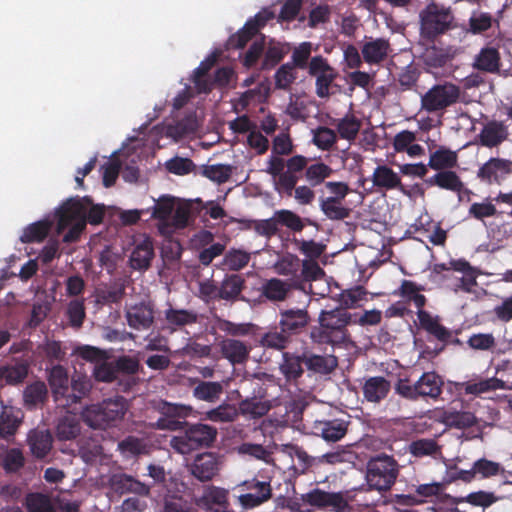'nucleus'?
Returning a JSON list of instances; mask_svg holds the SVG:
<instances>
[{
  "label": "nucleus",
  "mask_w": 512,
  "mask_h": 512,
  "mask_svg": "<svg viewBox=\"0 0 512 512\" xmlns=\"http://www.w3.org/2000/svg\"><path fill=\"white\" fill-rule=\"evenodd\" d=\"M308 161L309 158L303 155H294L287 160L270 156L266 168V172L273 178L275 191L281 196H294L296 202L303 206L312 204L315 199V192L311 187L297 186Z\"/></svg>",
  "instance_id": "nucleus-1"
},
{
  "label": "nucleus",
  "mask_w": 512,
  "mask_h": 512,
  "mask_svg": "<svg viewBox=\"0 0 512 512\" xmlns=\"http://www.w3.org/2000/svg\"><path fill=\"white\" fill-rule=\"evenodd\" d=\"M352 314L345 308L337 307L332 310H321L318 317L319 326L310 331L313 343L326 345H340L348 341V326L353 324Z\"/></svg>",
  "instance_id": "nucleus-2"
},
{
  "label": "nucleus",
  "mask_w": 512,
  "mask_h": 512,
  "mask_svg": "<svg viewBox=\"0 0 512 512\" xmlns=\"http://www.w3.org/2000/svg\"><path fill=\"white\" fill-rule=\"evenodd\" d=\"M423 289L422 286L411 280H402L400 287L394 291V295L401 297L406 303H413L417 308L416 314L420 327L437 340L447 343L452 337V333L439 322L438 317H433L424 310L427 298L420 293Z\"/></svg>",
  "instance_id": "nucleus-3"
},
{
  "label": "nucleus",
  "mask_w": 512,
  "mask_h": 512,
  "mask_svg": "<svg viewBox=\"0 0 512 512\" xmlns=\"http://www.w3.org/2000/svg\"><path fill=\"white\" fill-rule=\"evenodd\" d=\"M419 24L421 38L431 43L456 28L452 9L436 2L429 3L420 11Z\"/></svg>",
  "instance_id": "nucleus-4"
},
{
  "label": "nucleus",
  "mask_w": 512,
  "mask_h": 512,
  "mask_svg": "<svg viewBox=\"0 0 512 512\" xmlns=\"http://www.w3.org/2000/svg\"><path fill=\"white\" fill-rule=\"evenodd\" d=\"M398 475L399 464L394 457L385 453L377 454L371 457L366 465L365 480L367 488H364L363 485L359 490H375L379 493H385L391 490Z\"/></svg>",
  "instance_id": "nucleus-5"
},
{
  "label": "nucleus",
  "mask_w": 512,
  "mask_h": 512,
  "mask_svg": "<svg viewBox=\"0 0 512 512\" xmlns=\"http://www.w3.org/2000/svg\"><path fill=\"white\" fill-rule=\"evenodd\" d=\"M217 435V429L211 425L187 422L182 431L171 437L169 444L176 453L187 455L193 451L211 447Z\"/></svg>",
  "instance_id": "nucleus-6"
},
{
  "label": "nucleus",
  "mask_w": 512,
  "mask_h": 512,
  "mask_svg": "<svg viewBox=\"0 0 512 512\" xmlns=\"http://www.w3.org/2000/svg\"><path fill=\"white\" fill-rule=\"evenodd\" d=\"M127 411L126 401L118 396L87 406L82 411L83 421L93 429H107L116 426Z\"/></svg>",
  "instance_id": "nucleus-7"
},
{
  "label": "nucleus",
  "mask_w": 512,
  "mask_h": 512,
  "mask_svg": "<svg viewBox=\"0 0 512 512\" xmlns=\"http://www.w3.org/2000/svg\"><path fill=\"white\" fill-rule=\"evenodd\" d=\"M86 206L79 197L67 199L57 210V231L69 230L63 236L66 243L76 242L86 228Z\"/></svg>",
  "instance_id": "nucleus-8"
},
{
  "label": "nucleus",
  "mask_w": 512,
  "mask_h": 512,
  "mask_svg": "<svg viewBox=\"0 0 512 512\" xmlns=\"http://www.w3.org/2000/svg\"><path fill=\"white\" fill-rule=\"evenodd\" d=\"M444 382L436 372H424L420 378L411 383L409 379H399L395 385V391L401 397L417 401L420 398L436 400L442 394Z\"/></svg>",
  "instance_id": "nucleus-9"
},
{
  "label": "nucleus",
  "mask_w": 512,
  "mask_h": 512,
  "mask_svg": "<svg viewBox=\"0 0 512 512\" xmlns=\"http://www.w3.org/2000/svg\"><path fill=\"white\" fill-rule=\"evenodd\" d=\"M460 94V88L451 82L435 84L421 96V110L429 114L443 112L458 102Z\"/></svg>",
  "instance_id": "nucleus-10"
},
{
  "label": "nucleus",
  "mask_w": 512,
  "mask_h": 512,
  "mask_svg": "<svg viewBox=\"0 0 512 512\" xmlns=\"http://www.w3.org/2000/svg\"><path fill=\"white\" fill-rule=\"evenodd\" d=\"M244 494L238 496L241 507L245 510L254 509L272 498V486L270 479L254 476L240 484Z\"/></svg>",
  "instance_id": "nucleus-11"
},
{
  "label": "nucleus",
  "mask_w": 512,
  "mask_h": 512,
  "mask_svg": "<svg viewBox=\"0 0 512 512\" xmlns=\"http://www.w3.org/2000/svg\"><path fill=\"white\" fill-rule=\"evenodd\" d=\"M301 500L304 504L318 510L345 512L349 508L348 501L341 492H328L320 488H314L302 494Z\"/></svg>",
  "instance_id": "nucleus-12"
},
{
  "label": "nucleus",
  "mask_w": 512,
  "mask_h": 512,
  "mask_svg": "<svg viewBox=\"0 0 512 512\" xmlns=\"http://www.w3.org/2000/svg\"><path fill=\"white\" fill-rule=\"evenodd\" d=\"M195 503L205 512H234L230 503L229 490L215 485L204 487Z\"/></svg>",
  "instance_id": "nucleus-13"
},
{
  "label": "nucleus",
  "mask_w": 512,
  "mask_h": 512,
  "mask_svg": "<svg viewBox=\"0 0 512 512\" xmlns=\"http://www.w3.org/2000/svg\"><path fill=\"white\" fill-rule=\"evenodd\" d=\"M309 75L316 77V94L320 98L330 95V86L337 77V72L330 66L327 59L321 55L314 56L309 61Z\"/></svg>",
  "instance_id": "nucleus-14"
},
{
  "label": "nucleus",
  "mask_w": 512,
  "mask_h": 512,
  "mask_svg": "<svg viewBox=\"0 0 512 512\" xmlns=\"http://www.w3.org/2000/svg\"><path fill=\"white\" fill-rule=\"evenodd\" d=\"M127 325L137 331L149 330L155 322V305L151 301L142 300L131 304L125 309Z\"/></svg>",
  "instance_id": "nucleus-15"
},
{
  "label": "nucleus",
  "mask_w": 512,
  "mask_h": 512,
  "mask_svg": "<svg viewBox=\"0 0 512 512\" xmlns=\"http://www.w3.org/2000/svg\"><path fill=\"white\" fill-rule=\"evenodd\" d=\"M311 322L307 308H283L279 310V328L291 338L303 333Z\"/></svg>",
  "instance_id": "nucleus-16"
},
{
  "label": "nucleus",
  "mask_w": 512,
  "mask_h": 512,
  "mask_svg": "<svg viewBox=\"0 0 512 512\" xmlns=\"http://www.w3.org/2000/svg\"><path fill=\"white\" fill-rule=\"evenodd\" d=\"M220 468V457L213 452L198 454L193 461L187 465V469L191 475L200 482L211 481L219 474Z\"/></svg>",
  "instance_id": "nucleus-17"
},
{
  "label": "nucleus",
  "mask_w": 512,
  "mask_h": 512,
  "mask_svg": "<svg viewBox=\"0 0 512 512\" xmlns=\"http://www.w3.org/2000/svg\"><path fill=\"white\" fill-rule=\"evenodd\" d=\"M512 172V161L490 158L477 171V178L486 184H500Z\"/></svg>",
  "instance_id": "nucleus-18"
},
{
  "label": "nucleus",
  "mask_w": 512,
  "mask_h": 512,
  "mask_svg": "<svg viewBox=\"0 0 512 512\" xmlns=\"http://www.w3.org/2000/svg\"><path fill=\"white\" fill-rule=\"evenodd\" d=\"M348 422L339 419L316 420L313 423V433L322 437L326 442L340 441L348 431Z\"/></svg>",
  "instance_id": "nucleus-19"
},
{
  "label": "nucleus",
  "mask_w": 512,
  "mask_h": 512,
  "mask_svg": "<svg viewBox=\"0 0 512 512\" xmlns=\"http://www.w3.org/2000/svg\"><path fill=\"white\" fill-rule=\"evenodd\" d=\"M300 287L299 280L288 282L279 278H271L262 284L260 292L261 296L270 302H283L288 298L293 288Z\"/></svg>",
  "instance_id": "nucleus-20"
},
{
  "label": "nucleus",
  "mask_w": 512,
  "mask_h": 512,
  "mask_svg": "<svg viewBox=\"0 0 512 512\" xmlns=\"http://www.w3.org/2000/svg\"><path fill=\"white\" fill-rule=\"evenodd\" d=\"M501 66V54L498 48L493 46L482 47L472 62L474 69L488 74H499Z\"/></svg>",
  "instance_id": "nucleus-21"
},
{
  "label": "nucleus",
  "mask_w": 512,
  "mask_h": 512,
  "mask_svg": "<svg viewBox=\"0 0 512 512\" xmlns=\"http://www.w3.org/2000/svg\"><path fill=\"white\" fill-rule=\"evenodd\" d=\"M371 180L378 191L399 190L406 193L401 177L387 165H378L374 169Z\"/></svg>",
  "instance_id": "nucleus-22"
},
{
  "label": "nucleus",
  "mask_w": 512,
  "mask_h": 512,
  "mask_svg": "<svg viewBox=\"0 0 512 512\" xmlns=\"http://www.w3.org/2000/svg\"><path fill=\"white\" fill-rule=\"evenodd\" d=\"M69 387L70 392L66 393L60 407L70 411H77V405H80L82 399L90 394L92 384L86 377L78 376L77 378H72Z\"/></svg>",
  "instance_id": "nucleus-23"
},
{
  "label": "nucleus",
  "mask_w": 512,
  "mask_h": 512,
  "mask_svg": "<svg viewBox=\"0 0 512 512\" xmlns=\"http://www.w3.org/2000/svg\"><path fill=\"white\" fill-rule=\"evenodd\" d=\"M459 388L466 395L481 396L482 394L505 389V382L497 377H474L468 381L459 383Z\"/></svg>",
  "instance_id": "nucleus-24"
},
{
  "label": "nucleus",
  "mask_w": 512,
  "mask_h": 512,
  "mask_svg": "<svg viewBox=\"0 0 512 512\" xmlns=\"http://www.w3.org/2000/svg\"><path fill=\"white\" fill-rule=\"evenodd\" d=\"M48 383L50 385L54 401L60 407L66 393L70 392L69 376L67 369L62 365H53L49 369Z\"/></svg>",
  "instance_id": "nucleus-25"
},
{
  "label": "nucleus",
  "mask_w": 512,
  "mask_h": 512,
  "mask_svg": "<svg viewBox=\"0 0 512 512\" xmlns=\"http://www.w3.org/2000/svg\"><path fill=\"white\" fill-rule=\"evenodd\" d=\"M21 422V410L10 405L2 404L0 408V439L9 441L13 438Z\"/></svg>",
  "instance_id": "nucleus-26"
},
{
  "label": "nucleus",
  "mask_w": 512,
  "mask_h": 512,
  "mask_svg": "<svg viewBox=\"0 0 512 512\" xmlns=\"http://www.w3.org/2000/svg\"><path fill=\"white\" fill-rule=\"evenodd\" d=\"M391 383L383 376H372L365 380L362 386L363 397L367 402L380 403L387 398Z\"/></svg>",
  "instance_id": "nucleus-27"
},
{
  "label": "nucleus",
  "mask_w": 512,
  "mask_h": 512,
  "mask_svg": "<svg viewBox=\"0 0 512 512\" xmlns=\"http://www.w3.org/2000/svg\"><path fill=\"white\" fill-rule=\"evenodd\" d=\"M111 485L118 493H134L140 496H148L151 489L149 484L143 483L125 473L114 474L111 478Z\"/></svg>",
  "instance_id": "nucleus-28"
},
{
  "label": "nucleus",
  "mask_w": 512,
  "mask_h": 512,
  "mask_svg": "<svg viewBox=\"0 0 512 512\" xmlns=\"http://www.w3.org/2000/svg\"><path fill=\"white\" fill-rule=\"evenodd\" d=\"M219 348L223 358L227 359L232 365L244 364L250 353V348L242 341L226 338L219 343Z\"/></svg>",
  "instance_id": "nucleus-29"
},
{
  "label": "nucleus",
  "mask_w": 512,
  "mask_h": 512,
  "mask_svg": "<svg viewBox=\"0 0 512 512\" xmlns=\"http://www.w3.org/2000/svg\"><path fill=\"white\" fill-rule=\"evenodd\" d=\"M508 137L507 126L501 121H490L482 128L478 135L479 143L488 148L499 146Z\"/></svg>",
  "instance_id": "nucleus-30"
},
{
  "label": "nucleus",
  "mask_w": 512,
  "mask_h": 512,
  "mask_svg": "<svg viewBox=\"0 0 512 512\" xmlns=\"http://www.w3.org/2000/svg\"><path fill=\"white\" fill-rule=\"evenodd\" d=\"M27 443L32 455L37 459H43L52 449L53 437L49 430L33 429L28 433Z\"/></svg>",
  "instance_id": "nucleus-31"
},
{
  "label": "nucleus",
  "mask_w": 512,
  "mask_h": 512,
  "mask_svg": "<svg viewBox=\"0 0 512 512\" xmlns=\"http://www.w3.org/2000/svg\"><path fill=\"white\" fill-rule=\"evenodd\" d=\"M154 255L153 241L151 238L145 237L142 241L135 245L131 253L129 259L131 268L134 270L149 269Z\"/></svg>",
  "instance_id": "nucleus-32"
},
{
  "label": "nucleus",
  "mask_w": 512,
  "mask_h": 512,
  "mask_svg": "<svg viewBox=\"0 0 512 512\" xmlns=\"http://www.w3.org/2000/svg\"><path fill=\"white\" fill-rule=\"evenodd\" d=\"M390 51V43L384 38L370 39L361 48L363 59L368 64H379L384 61Z\"/></svg>",
  "instance_id": "nucleus-33"
},
{
  "label": "nucleus",
  "mask_w": 512,
  "mask_h": 512,
  "mask_svg": "<svg viewBox=\"0 0 512 512\" xmlns=\"http://www.w3.org/2000/svg\"><path fill=\"white\" fill-rule=\"evenodd\" d=\"M117 447L124 457L129 458L148 455L151 452L152 444L146 438L129 435L119 441Z\"/></svg>",
  "instance_id": "nucleus-34"
},
{
  "label": "nucleus",
  "mask_w": 512,
  "mask_h": 512,
  "mask_svg": "<svg viewBox=\"0 0 512 512\" xmlns=\"http://www.w3.org/2000/svg\"><path fill=\"white\" fill-rule=\"evenodd\" d=\"M167 329L173 333L187 325L197 322L198 316L192 310L168 308L164 311Z\"/></svg>",
  "instance_id": "nucleus-35"
},
{
  "label": "nucleus",
  "mask_w": 512,
  "mask_h": 512,
  "mask_svg": "<svg viewBox=\"0 0 512 512\" xmlns=\"http://www.w3.org/2000/svg\"><path fill=\"white\" fill-rule=\"evenodd\" d=\"M245 287V279L240 274L226 275L219 286L218 300L234 302L239 299Z\"/></svg>",
  "instance_id": "nucleus-36"
},
{
  "label": "nucleus",
  "mask_w": 512,
  "mask_h": 512,
  "mask_svg": "<svg viewBox=\"0 0 512 512\" xmlns=\"http://www.w3.org/2000/svg\"><path fill=\"white\" fill-rule=\"evenodd\" d=\"M426 183L430 186H437L455 193H460L464 188V183L460 176L452 169L437 172L427 179Z\"/></svg>",
  "instance_id": "nucleus-37"
},
{
  "label": "nucleus",
  "mask_w": 512,
  "mask_h": 512,
  "mask_svg": "<svg viewBox=\"0 0 512 512\" xmlns=\"http://www.w3.org/2000/svg\"><path fill=\"white\" fill-rule=\"evenodd\" d=\"M61 417L56 426V437L60 441H68L77 438L81 433V424L76 416V411Z\"/></svg>",
  "instance_id": "nucleus-38"
},
{
  "label": "nucleus",
  "mask_w": 512,
  "mask_h": 512,
  "mask_svg": "<svg viewBox=\"0 0 512 512\" xmlns=\"http://www.w3.org/2000/svg\"><path fill=\"white\" fill-rule=\"evenodd\" d=\"M304 364L313 373L327 375L335 370L338 365L337 358L333 355H316L304 353Z\"/></svg>",
  "instance_id": "nucleus-39"
},
{
  "label": "nucleus",
  "mask_w": 512,
  "mask_h": 512,
  "mask_svg": "<svg viewBox=\"0 0 512 512\" xmlns=\"http://www.w3.org/2000/svg\"><path fill=\"white\" fill-rule=\"evenodd\" d=\"M331 124L336 127L339 137L347 141H354L362 126L361 120L352 113H347L341 119H334Z\"/></svg>",
  "instance_id": "nucleus-40"
},
{
  "label": "nucleus",
  "mask_w": 512,
  "mask_h": 512,
  "mask_svg": "<svg viewBox=\"0 0 512 512\" xmlns=\"http://www.w3.org/2000/svg\"><path fill=\"white\" fill-rule=\"evenodd\" d=\"M272 406L270 401L262 400L257 397H248L239 402L238 414L249 416L252 419H258L265 416Z\"/></svg>",
  "instance_id": "nucleus-41"
},
{
  "label": "nucleus",
  "mask_w": 512,
  "mask_h": 512,
  "mask_svg": "<svg viewBox=\"0 0 512 512\" xmlns=\"http://www.w3.org/2000/svg\"><path fill=\"white\" fill-rule=\"evenodd\" d=\"M458 156L455 151L440 147L430 154L428 166L436 171L451 170L457 166Z\"/></svg>",
  "instance_id": "nucleus-42"
},
{
  "label": "nucleus",
  "mask_w": 512,
  "mask_h": 512,
  "mask_svg": "<svg viewBox=\"0 0 512 512\" xmlns=\"http://www.w3.org/2000/svg\"><path fill=\"white\" fill-rule=\"evenodd\" d=\"M453 56L454 54L451 52L450 48L437 47L433 44L424 50L422 60L428 68L438 69L444 67L451 61Z\"/></svg>",
  "instance_id": "nucleus-43"
},
{
  "label": "nucleus",
  "mask_w": 512,
  "mask_h": 512,
  "mask_svg": "<svg viewBox=\"0 0 512 512\" xmlns=\"http://www.w3.org/2000/svg\"><path fill=\"white\" fill-rule=\"evenodd\" d=\"M222 393L223 385L213 381H197L192 390L194 398L208 403L217 402Z\"/></svg>",
  "instance_id": "nucleus-44"
},
{
  "label": "nucleus",
  "mask_w": 512,
  "mask_h": 512,
  "mask_svg": "<svg viewBox=\"0 0 512 512\" xmlns=\"http://www.w3.org/2000/svg\"><path fill=\"white\" fill-rule=\"evenodd\" d=\"M303 363L304 354L294 355L292 353L285 352L283 353V361L280 364V371L287 381H297L304 373V369L302 367Z\"/></svg>",
  "instance_id": "nucleus-45"
},
{
  "label": "nucleus",
  "mask_w": 512,
  "mask_h": 512,
  "mask_svg": "<svg viewBox=\"0 0 512 512\" xmlns=\"http://www.w3.org/2000/svg\"><path fill=\"white\" fill-rule=\"evenodd\" d=\"M276 216V221L279 226L286 227L290 231L297 233L301 232L306 223L313 224V222L309 218H302L297 213L288 209H280L274 212Z\"/></svg>",
  "instance_id": "nucleus-46"
},
{
  "label": "nucleus",
  "mask_w": 512,
  "mask_h": 512,
  "mask_svg": "<svg viewBox=\"0 0 512 512\" xmlns=\"http://www.w3.org/2000/svg\"><path fill=\"white\" fill-rule=\"evenodd\" d=\"M499 500V497L493 492L479 490L471 492L466 496L454 497L453 504L468 503L475 507L488 508Z\"/></svg>",
  "instance_id": "nucleus-47"
},
{
  "label": "nucleus",
  "mask_w": 512,
  "mask_h": 512,
  "mask_svg": "<svg viewBox=\"0 0 512 512\" xmlns=\"http://www.w3.org/2000/svg\"><path fill=\"white\" fill-rule=\"evenodd\" d=\"M191 207L190 204H179L174 211L171 221L162 223L159 227L161 233H171L175 229H183L188 225Z\"/></svg>",
  "instance_id": "nucleus-48"
},
{
  "label": "nucleus",
  "mask_w": 512,
  "mask_h": 512,
  "mask_svg": "<svg viewBox=\"0 0 512 512\" xmlns=\"http://www.w3.org/2000/svg\"><path fill=\"white\" fill-rule=\"evenodd\" d=\"M320 209L323 214L330 220L341 221L350 216L351 209L342 205V201L334 198L320 199Z\"/></svg>",
  "instance_id": "nucleus-49"
},
{
  "label": "nucleus",
  "mask_w": 512,
  "mask_h": 512,
  "mask_svg": "<svg viewBox=\"0 0 512 512\" xmlns=\"http://www.w3.org/2000/svg\"><path fill=\"white\" fill-rule=\"evenodd\" d=\"M291 341L292 338L283 329L278 331L274 328L262 335L260 344L264 348L281 351L286 349Z\"/></svg>",
  "instance_id": "nucleus-50"
},
{
  "label": "nucleus",
  "mask_w": 512,
  "mask_h": 512,
  "mask_svg": "<svg viewBox=\"0 0 512 512\" xmlns=\"http://www.w3.org/2000/svg\"><path fill=\"white\" fill-rule=\"evenodd\" d=\"M332 173L333 169L323 162H317L311 165H309L308 162L306 168L303 171L306 180L312 187L324 183L325 180L332 175Z\"/></svg>",
  "instance_id": "nucleus-51"
},
{
  "label": "nucleus",
  "mask_w": 512,
  "mask_h": 512,
  "mask_svg": "<svg viewBox=\"0 0 512 512\" xmlns=\"http://www.w3.org/2000/svg\"><path fill=\"white\" fill-rule=\"evenodd\" d=\"M50 230V223L42 220L28 225L20 236L22 243H34L43 241Z\"/></svg>",
  "instance_id": "nucleus-52"
},
{
  "label": "nucleus",
  "mask_w": 512,
  "mask_h": 512,
  "mask_svg": "<svg viewBox=\"0 0 512 512\" xmlns=\"http://www.w3.org/2000/svg\"><path fill=\"white\" fill-rule=\"evenodd\" d=\"M233 172V167L229 164L203 165L201 174L211 181L219 184L227 182Z\"/></svg>",
  "instance_id": "nucleus-53"
},
{
  "label": "nucleus",
  "mask_w": 512,
  "mask_h": 512,
  "mask_svg": "<svg viewBox=\"0 0 512 512\" xmlns=\"http://www.w3.org/2000/svg\"><path fill=\"white\" fill-rule=\"evenodd\" d=\"M156 410L161 416L185 419L192 411L190 406L184 404L171 403L166 400H160L156 406Z\"/></svg>",
  "instance_id": "nucleus-54"
},
{
  "label": "nucleus",
  "mask_w": 512,
  "mask_h": 512,
  "mask_svg": "<svg viewBox=\"0 0 512 512\" xmlns=\"http://www.w3.org/2000/svg\"><path fill=\"white\" fill-rule=\"evenodd\" d=\"M287 51L280 43H270L264 52V58L261 63L262 70H271L279 64L285 57Z\"/></svg>",
  "instance_id": "nucleus-55"
},
{
  "label": "nucleus",
  "mask_w": 512,
  "mask_h": 512,
  "mask_svg": "<svg viewBox=\"0 0 512 512\" xmlns=\"http://www.w3.org/2000/svg\"><path fill=\"white\" fill-rule=\"evenodd\" d=\"M440 450V446L434 439H417L410 444V452L415 457L435 456L440 453Z\"/></svg>",
  "instance_id": "nucleus-56"
},
{
  "label": "nucleus",
  "mask_w": 512,
  "mask_h": 512,
  "mask_svg": "<svg viewBox=\"0 0 512 512\" xmlns=\"http://www.w3.org/2000/svg\"><path fill=\"white\" fill-rule=\"evenodd\" d=\"M28 512H56L50 498L42 493H29L26 496Z\"/></svg>",
  "instance_id": "nucleus-57"
},
{
  "label": "nucleus",
  "mask_w": 512,
  "mask_h": 512,
  "mask_svg": "<svg viewBox=\"0 0 512 512\" xmlns=\"http://www.w3.org/2000/svg\"><path fill=\"white\" fill-rule=\"evenodd\" d=\"M175 208V198L172 196L164 195L161 196L153 207L152 217L162 221V223L168 222L172 211Z\"/></svg>",
  "instance_id": "nucleus-58"
},
{
  "label": "nucleus",
  "mask_w": 512,
  "mask_h": 512,
  "mask_svg": "<svg viewBox=\"0 0 512 512\" xmlns=\"http://www.w3.org/2000/svg\"><path fill=\"white\" fill-rule=\"evenodd\" d=\"M366 295V289L360 285L343 290L340 294L341 308H345L346 310L356 308L358 303L365 299Z\"/></svg>",
  "instance_id": "nucleus-59"
},
{
  "label": "nucleus",
  "mask_w": 512,
  "mask_h": 512,
  "mask_svg": "<svg viewBox=\"0 0 512 512\" xmlns=\"http://www.w3.org/2000/svg\"><path fill=\"white\" fill-rule=\"evenodd\" d=\"M250 261V254L239 249H231L225 256L223 263L231 271H239L246 267Z\"/></svg>",
  "instance_id": "nucleus-60"
},
{
  "label": "nucleus",
  "mask_w": 512,
  "mask_h": 512,
  "mask_svg": "<svg viewBox=\"0 0 512 512\" xmlns=\"http://www.w3.org/2000/svg\"><path fill=\"white\" fill-rule=\"evenodd\" d=\"M47 397V387L43 382H34L24 390V401L27 405L35 406L43 403Z\"/></svg>",
  "instance_id": "nucleus-61"
},
{
  "label": "nucleus",
  "mask_w": 512,
  "mask_h": 512,
  "mask_svg": "<svg viewBox=\"0 0 512 512\" xmlns=\"http://www.w3.org/2000/svg\"><path fill=\"white\" fill-rule=\"evenodd\" d=\"M294 66L290 63L281 65L274 75L275 87L282 90H289L297 76Z\"/></svg>",
  "instance_id": "nucleus-62"
},
{
  "label": "nucleus",
  "mask_w": 512,
  "mask_h": 512,
  "mask_svg": "<svg viewBox=\"0 0 512 512\" xmlns=\"http://www.w3.org/2000/svg\"><path fill=\"white\" fill-rule=\"evenodd\" d=\"M238 415V409L230 404H222L207 412V418L213 422H233Z\"/></svg>",
  "instance_id": "nucleus-63"
},
{
  "label": "nucleus",
  "mask_w": 512,
  "mask_h": 512,
  "mask_svg": "<svg viewBox=\"0 0 512 512\" xmlns=\"http://www.w3.org/2000/svg\"><path fill=\"white\" fill-rule=\"evenodd\" d=\"M192 505L183 496L168 495L163 500L161 512H191Z\"/></svg>",
  "instance_id": "nucleus-64"
}]
</instances>
